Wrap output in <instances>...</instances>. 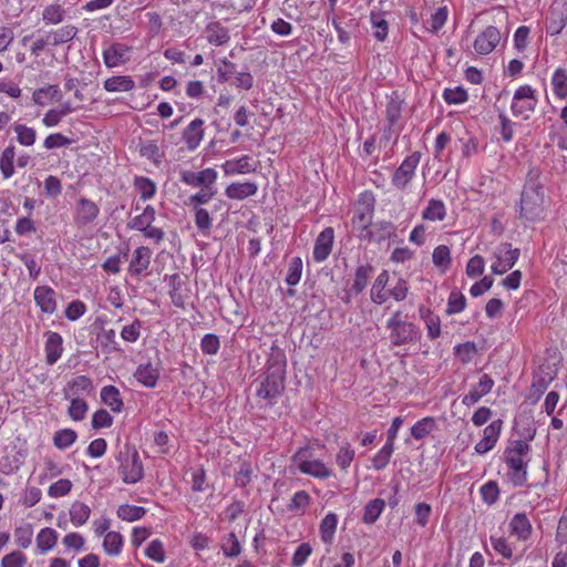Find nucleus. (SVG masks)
<instances>
[{"mask_svg":"<svg viewBox=\"0 0 567 567\" xmlns=\"http://www.w3.org/2000/svg\"><path fill=\"white\" fill-rule=\"evenodd\" d=\"M254 476V470L248 461H241L239 463V468L235 473V485L237 487H246L251 481Z\"/></svg>","mask_w":567,"mask_h":567,"instance_id":"51","label":"nucleus"},{"mask_svg":"<svg viewBox=\"0 0 567 567\" xmlns=\"http://www.w3.org/2000/svg\"><path fill=\"white\" fill-rule=\"evenodd\" d=\"M544 213L543 186L537 178L530 177L522 192L519 216L526 221H536L544 217Z\"/></svg>","mask_w":567,"mask_h":567,"instance_id":"3","label":"nucleus"},{"mask_svg":"<svg viewBox=\"0 0 567 567\" xmlns=\"http://www.w3.org/2000/svg\"><path fill=\"white\" fill-rule=\"evenodd\" d=\"M286 359L282 354L271 357L267 362L266 378L257 390V396L274 405L285 389Z\"/></svg>","mask_w":567,"mask_h":567,"instance_id":"2","label":"nucleus"},{"mask_svg":"<svg viewBox=\"0 0 567 567\" xmlns=\"http://www.w3.org/2000/svg\"><path fill=\"white\" fill-rule=\"evenodd\" d=\"M509 529L518 539L526 540L532 535L533 527L526 514L517 513L509 522Z\"/></svg>","mask_w":567,"mask_h":567,"instance_id":"26","label":"nucleus"},{"mask_svg":"<svg viewBox=\"0 0 567 567\" xmlns=\"http://www.w3.org/2000/svg\"><path fill=\"white\" fill-rule=\"evenodd\" d=\"M70 400L69 416L74 421H82L89 409L87 403L79 398H71Z\"/></svg>","mask_w":567,"mask_h":567,"instance_id":"60","label":"nucleus"},{"mask_svg":"<svg viewBox=\"0 0 567 567\" xmlns=\"http://www.w3.org/2000/svg\"><path fill=\"white\" fill-rule=\"evenodd\" d=\"M293 462L302 474L315 478L326 480L332 474L331 470L322 461L312 457L309 449H299L293 455Z\"/></svg>","mask_w":567,"mask_h":567,"instance_id":"7","label":"nucleus"},{"mask_svg":"<svg viewBox=\"0 0 567 567\" xmlns=\"http://www.w3.org/2000/svg\"><path fill=\"white\" fill-rule=\"evenodd\" d=\"M567 24V16L561 11L550 10L545 20L546 32L550 35H557Z\"/></svg>","mask_w":567,"mask_h":567,"instance_id":"32","label":"nucleus"},{"mask_svg":"<svg viewBox=\"0 0 567 567\" xmlns=\"http://www.w3.org/2000/svg\"><path fill=\"white\" fill-rule=\"evenodd\" d=\"M27 564V557L20 550H14L6 556L1 560V567H24Z\"/></svg>","mask_w":567,"mask_h":567,"instance_id":"64","label":"nucleus"},{"mask_svg":"<svg viewBox=\"0 0 567 567\" xmlns=\"http://www.w3.org/2000/svg\"><path fill=\"white\" fill-rule=\"evenodd\" d=\"M368 200L359 207L353 215L352 225L360 234H367L372 226V217L374 212V198L372 195H364Z\"/></svg>","mask_w":567,"mask_h":567,"instance_id":"13","label":"nucleus"},{"mask_svg":"<svg viewBox=\"0 0 567 567\" xmlns=\"http://www.w3.org/2000/svg\"><path fill=\"white\" fill-rule=\"evenodd\" d=\"M433 264L436 267L446 269L451 265V251L445 245L437 246L432 255Z\"/></svg>","mask_w":567,"mask_h":567,"instance_id":"63","label":"nucleus"},{"mask_svg":"<svg viewBox=\"0 0 567 567\" xmlns=\"http://www.w3.org/2000/svg\"><path fill=\"white\" fill-rule=\"evenodd\" d=\"M501 37V32L496 27H487L474 41V49L476 53L482 55L491 53L499 43Z\"/></svg>","mask_w":567,"mask_h":567,"instance_id":"12","label":"nucleus"},{"mask_svg":"<svg viewBox=\"0 0 567 567\" xmlns=\"http://www.w3.org/2000/svg\"><path fill=\"white\" fill-rule=\"evenodd\" d=\"M92 390V380L86 375H79L68 383L64 389V398L69 400L83 393L90 394Z\"/></svg>","mask_w":567,"mask_h":567,"instance_id":"25","label":"nucleus"},{"mask_svg":"<svg viewBox=\"0 0 567 567\" xmlns=\"http://www.w3.org/2000/svg\"><path fill=\"white\" fill-rule=\"evenodd\" d=\"M100 208L97 205L86 198H80L78 202L75 223L79 226L91 224L99 215Z\"/></svg>","mask_w":567,"mask_h":567,"instance_id":"19","label":"nucleus"},{"mask_svg":"<svg viewBox=\"0 0 567 567\" xmlns=\"http://www.w3.org/2000/svg\"><path fill=\"white\" fill-rule=\"evenodd\" d=\"M146 514V509L142 506L130 504L120 505L117 508V516L126 522H135Z\"/></svg>","mask_w":567,"mask_h":567,"instance_id":"49","label":"nucleus"},{"mask_svg":"<svg viewBox=\"0 0 567 567\" xmlns=\"http://www.w3.org/2000/svg\"><path fill=\"white\" fill-rule=\"evenodd\" d=\"M338 524V517L333 513H329L320 523V537L323 543L330 544L333 539Z\"/></svg>","mask_w":567,"mask_h":567,"instance_id":"39","label":"nucleus"},{"mask_svg":"<svg viewBox=\"0 0 567 567\" xmlns=\"http://www.w3.org/2000/svg\"><path fill=\"white\" fill-rule=\"evenodd\" d=\"M421 317L425 321L427 329V337L432 340L436 339L441 334V321L440 318L433 315L429 309L420 308Z\"/></svg>","mask_w":567,"mask_h":567,"instance_id":"44","label":"nucleus"},{"mask_svg":"<svg viewBox=\"0 0 567 567\" xmlns=\"http://www.w3.org/2000/svg\"><path fill=\"white\" fill-rule=\"evenodd\" d=\"M16 148L13 145L7 146L0 156V171L3 178H10L14 174Z\"/></svg>","mask_w":567,"mask_h":567,"instance_id":"40","label":"nucleus"},{"mask_svg":"<svg viewBox=\"0 0 567 567\" xmlns=\"http://www.w3.org/2000/svg\"><path fill=\"white\" fill-rule=\"evenodd\" d=\"M58 533L50 527L42 528L37 535V549L40 554L51 550L58 542Z\"/></svg>","mask_w":567,"mask_h":567,"instance_id":"31","label":"nucleus"},{"mask_svg":"<svg viewBox=\"0 0 567 567\" xmlns=\"http://www.w3.org/2000/svg\"><path fill=\"white\" fill-rule=\"evenodd\" d=\"M302 274V260L300 257H293L289 262V268L286 277V282L288 286H296L300 279Z\"/></svg>","mask_w":567,"mask_h":567,"instance_id":"59","label":"nucleus"},{"mask_svg":"<svg viewBox=\"0 0 567 567\" xmlns=\"http://www.w3.org/2000/svg\"><path fill=\"white\" fill-rule=\"evenodd\" d=\"M386 329L390 330V341L394 347H400L415 342L420 338L419 328L405 320H402L401 311H396L386 322Z\"/></svg>","mask_w":567,"mask_h":567,"instance_id":"6","label":"nucleus"},{"mask_svg":"<svg viewBox=\"0 0 567 567\" xmlns=\"http://www.w3.org/2000/svg\"><path fill=\"white\" fill-rule=\"evenodd\" d=\"M519 255L520 250L518 248H512L509 243H502L493 252L495 261L491 266L492 272L495 275L505 274L514 267Z\"/></svg>","mask_w":567,"mask_h":567,"instance_id":"10","label":"nucleus"},{"mask_svg":"<svg viewBox=\"0 0 567 567\" xmlns=\"http://www.w3.org/2000/svg\"><path fill=\"white\" fill-rule=\"evenodd\" d=\"M207 33L208 42L215 45H224L230 40L228 29L218 22L208 24Z\"/></svg>","mask_w":567,"mask_h":567,"instance_id":"37","label":"nucleus"},{"mask_svg":"<svg viewBox=\"0 0 567 567\" xmlns=\"http://www.w3.org/2000/svg\"><path fill=\"white\" fill-rule=\"evenodd\" d=\"M371 23L374 29L373 35L378 41L383 42L388 37L389 25L385 19L379 13H371Z\"/></svg>","mask_w":567,"mask_h":567,"instance_id":"58","label":"nucleus"},{"mask_svg":"<svg viewBox=\"0 0 567 567\" xmlns=\"http://www.w3.org/2000/svg\"><path fill=\"white\" fill-rule=\"evenodd\" d=\"M502 420H496L484 429L483 439L475 445L477 454H485L495 446L502 431Z\"/></svg>","mask_w":567,"mask_h":567,"instance_id":"15","label":"nucleus"},{"mask_svg":"<svg viewBox=\"0 0 567 567\" xmlns=\"http://www.w3.org/2000/svg\"><path fill=\"white\" fill-rule=\"evenodd\" d=\"M435 426L436 422L434 417H423L411 427V435L415 440H423L434 431Z\"/></svg>","mask_w":567,"mask_h":567,"instance_id":"41","label":"nucleus"},{"mask_svg":"<svg viewBox=\"0 0 567 567\" xmlns=\"http://www.w3.org/2000/svg\"><path fill=\"white\" fill-rule=\"evenodd\" d=\"M221 167L226 175L248 174L256 171V166L247 155H244L238 159L226 161Z\"/></svg>","mask_w":567,"mask_h":567,"instance_id":"27","label":"nucleus"},{"mask_svg":"<svg viewBox=\"0 0 567 567\" xmlns=\"http://www.w3.org/2000/svg\"><path fill=\"white\" fill-rule=\"evenodd\" d=\"M537 102L535 90L529 85H522L514 93L511 109L515 116L528 120L535 111Z\"/></svg>","mask_w":567,"mask_h":567,"instance_id":"8","label":"nucleus"},{"mask_svg":"<svg viewBox=\"0 0 567 567\" xmlns=\"http://www.w3.org/2000/svg\"><path fill=\"white\" fill-rule=\"evenodd\" d=\"M333 240H334L333 228L326 227L318 235V237L315 241V247H313V252H312V257H313L315 261L322 262L329 257V255L332 250Z\"/></svg>","mask_w":567,"mask_h":567,"instance_id":"14","label":"nucleus"},{"mask_svg":"<svg viewBox=\"0 0 567 567\" xmlns=\"http://www.w3.org/2000/svg\"><path fill=\"white\" fill-rule=\"evenodd\" d=\"M394 451L392 443L385 442L382 449L372 458V466L377 471H381L388 466Z\"/></svg>","mask_w":567,"mask_h":567,"instance_id":"50","label":"nucleus"},{"mask_svg":"<svg viewBox=\"0 0 567 567\" xmlns=\"http://www.w3.org/2000/svg\"><path fill=\"white\" fill-rule=\"evenodd\" d=\"M134 187L140 193L141 199L143 200L151 199L155 196L156 184L148 177H135Z\"/></svg>","mask_w":567,"mask_h":567,"instance_id":"48","label":"nucleus"},{"mask_svg":"<svg viewBox=\"0 0 567 567\" xmlns=\"http://www.w3.org/2000/svg\"><path fill=\"white\" fill-rule=\"evenodd\" d=\"M384 507L385 502L382 498H374L370 501L364 507L362 520L365 524H374L380 517Z\"/></svg>","mask_w":567,"mask_h":567,"instance_id":"42","label":"nucleus"},{"mask_svg":"<svg viewBox=\"0 0 567 567\" xmlns=\"http://www.w3.org/2000/svg\"><path fill=\"white\" fill-rule=\"evenodd\" d=\"M258 185L255 182L231 183L225 189V195L230 199L244 200L256 195Z\"/></svg>","mask_w":567,"mask_h":567,"instance_id":"23","label":"nucleus"},{"mask_svg":"<svg viewBox=\"0 0 567 567\" xmlns=\"http://www.w3.org/2000/svg\"><path fill=\"white\" fill-rule=\"evenodd\" d=\"M494 386V380L488 374H483L478 381V383L471 389V391L463 396L462 403L464 405L471 406L480 401V399L487 393Z\"/></svg>","mask_w":567,"mask_h":567,"instance_id":"16","label":"nucleus"},{"mask_svg":"<svg viewBox=\"0 0 567 567\" xmlns=\"http://www.w3.org/2000/svg\"><path fill=\"white\" fill-rule=\"evenodd\" d=\"M45 361L48 364H54L62 355L63 352V340L62 337L54 331H48L45 333Z\"/></svg>","mask_w":567,"mask_h":567,"instance_id":"22","label":"nucleus"},{"mask_svg":"<svg viewBox=\"0 0 567 567\" xmlns=\"http://www.w3.org/2000/svg\"><path fill=\"white\" fill-rule=\"evenodd\" d=\"M181 182L192 187L209 188L216 187L218 174L215 168H205L200 172L182 171Z\"/></svg>","mask_w":567,"mask_h":567,"instance_id":"11","label":"nucleus"},{"mask_svg":"<svg viewBox=\"0 0 567 567\" xmlns=\"http://www.w3.org/2000/svg\"><path fill=\"white\" fill-rule=\"evenodd\" d=\"M134 377L146 388H155L159 379V370L152 363L140 364Z\"/></svg>","mask_w":567,"mask_h":567,"instance_id":"28","label":"nucleus"},{"mask_svg":"<svg viewBox=\"0 0 567 567\" xmlns=\"http://www.w3.org/2000/svg\"><path fill=\"white\" fill-rule=\"evenodd\" d=\"M34 300L42 312L52 315L56 310L55 292L49 286H39L34 289Z\"/></svg>","mask_w":567,"mask_h":567,"instance_id":"21","label":"nucleus"},{"mask_svg":"<svg viewBox=\"0 0 567 567\" xmlns=\"http://www.w3.org/2000/svg\"><path fill=\"white\" fill-rule=\"evenodd\" d=\"M445 205L440 199H430L426 208L422 212V218L431 221H441L445 218Z\"/></svg>","mask_w":567,"mask_h":567,"instance_id":"36","label":"nucleus"},{"mask_svg":"<svg viewBox=\"0 0 567 567\" xmlns=\"http://www.w3.org/2000/svg\"><path fill=\"white\" fill-rule=\"evenodd\" d=\"M137 151L142 157L147 158L155 165H159L164 157V153L159 150L158 145L153 141L140 142Z\"/></svg>","mask_w":567,"mask_h":567,"instance_id":"35","label":"nucleus"},{"mask_svg":"<svg viewBox=\"0 0 567 567\" xmlns=\"http://www.w3.org/2000/svg\"><path fill=\"white\" fill-rule=\"evenodd\" d=\"M421 153L413 152L404 158L400 166L394 171L391 183L394 188L404 190L415 176V171L420 164Z\"/></svg>","mask_w":567,"mask_h":567,"instance_id":"9","label":"nucleus"},{"mask_svg":"<svg viewBox=\"0 0 567 567\" xmlns=\"http://www.w3.org/2000/svg\"><path fill=\"white\" fill-rule=\"evenodd\" d=\"M17 134V142L22 146H32L37 141V132L34 128L24 124L14 123L12 126Z\"/></svg>","mask_w":567,"mask_h":567,"instance_id":"46","label":"nucleus"},{"mask_svg":"<svg viewBox=\"0 0 567 567\" xmlns=\"http://www.w3.org/2000/svg\"><path fill=\"white\" fill-rule=\"evenodd\" d=\"M466 299L460 291H452L447 300V315H454L462 312L465 309Z\"/></svg>","mask_w":567,"mask_h":567,"instance_id":"61","label":"nucleus"},{"mask_svg":"<svg viewBox=\"0 0 567 567\" xmlns=\"http://www.w3.org/2000/svg\"><path fill=\"white\" fill-rule=\"evenodd\" d=\"M204 121L195 118L183 131V141L185 142L188 151H195L204 137L203 130Z\"/></svg>","mask_w":567,"mask_h":567,"instance_id":"17","label":"nucleus"},{"mask_svg":"<svg viewBox=\"0 0 567 567\" xmlns=\"http://www.w3.org/2000/svg\"><path fill=\"white\" fill-rule=\"evenodd\" d=\"M101 400L115 413L121 412L123 409V401L121 399L120 391L114 385H106L102 388Z\"/></svg>","mask_w":567,"mask_h":567,"instance_id":"33","label":"nucleus"},{"mask_svg":"<svg viewBox=\"0 0 567 567\" xmlns=\"http://www.w3.org/2000/svg\"><path fill=\"white\" fill-rule=\"evenodd\" d=\"M49 97L50 101L60 102L62 99V92L59 85H47L40 89H37L32 94V100L37 105H45V101L43 97Z\"/></svg>","mask_w":567,"mask_h":567,"instance_id":"34","label":"nucleus"},{"mask_svg":"<svg viewBox=\"0 0 567 567\" xmlns=\"http://www.w3.org/2000/svg\"><path fill=\"white\" fill-rule=\"evenodd\" d=\"M134 87V81L126 75L112 76L104 82V89L109 92H127Z\"/></svg>","mask_w":567,"mask_h":567,"instance_id":"38","label":"nucleus"},{"mask_svg":"<svg viewBox=\"0 0 567 567\" xmlns=\"http://www.w3.org/2000/svg\"><path fill=\"white\" fill-rule=\"evenodd\" d=\"M156 212L155 208L152 205H147L142 214L133 217L128 224L127 227L134 230L143 231L148 228L150 225H152L155 220Z\"/></svg>","mask_w":567,"mask_h":567,"instance_id":"30","label":"nucleus"},{"mask_svg":"<svg viewBox=\"0 0 567 567\" xmlns=\"http://www.w3.org/2000/svg\"><path fill=\"white\" fill-rule=\"evenodd\" d=\"M371 271L372 267L369 265L358 267L354 275V281L350 291H353L357 295L361 293L368 285Z\"/></svg>","mask_w":567,"mask_h":567,"instance_id":"52","label":"nucleus"},{"mask_svg":"<svg viewBox=\"0 0 567 567\" xmlns=\"http://www.w3.org/2000/svg\"><path fill=\"white\" fill-rule=\"evenodd\" d=\"M142 321L135 319L131 324L124 326L121 331V338L126 342H136L141 337Z\"/></svg>","mask_w":567,"mask_h":567,"instance_id":"62","label":"nucleus"},{"mask_svg":"<svg viewBox=\"0 0 567 567\" xmlns=\"http://www.w3.org/2000/svg\"><path fill=\"white\" fill-rule=\"evenodd\" d=\"M355 455V451L351 447L349 443H346L340 446L337 455H336V463L342 471H347L349 466L351 465L353 458Z\"/></svg>","mask_w":567,"mask_h":567,"instance_id":"56","label":"nucleus"},{"mask_svg":"<svg viewBox=\"0 0 567 567\" xmlns=\"http://www.w3.org/2000/svg\"><path fill=\"white\" fill-rule=\"evenodd\" d=\"M76 437L78 435L75 431L64 429L55 432L53 443L58 449L65 450L75 442Z\"/></svg>","mask_w":567,"mask_h":567,"instance_id":"57","label":"nucleus"},{"mask_svg":"<svg viewBox=\"0 0 567 567\" xmlns=\"http://www.w3.org/2000/svg\"><path fill=\"white\" fill-rule=\"evenodd\" d=\"M123 547V536L117 532H109L104 536L103 548L110 556H116Z\"/></svg>","mask_w":567,"mask_h":567,"instance_id":"47","label":"nucleus"},{"mask_svg":"<svg viewBox=\"0 0 567 567\" xmlns=\"http://www.w3.org/2000/svg\"><path fill=\"white\" fill-rule=\"evenodd\" d=\"M529 451L530 446L522 440L514 441L504 451V461L507 465L506 476L514 486H524L527 482Z\"/></svg>","mask_w":567,"mask_h":567,"instance_id":"1","label":"nucleus"},{"mask_svg":"<svg viewBox=\"0 0 567 567\" xmlns=\"http://www.w3.org/2000/svg\"><path fill=\"white\" fill-rule=\"evenodd\" d=\"M130 48L122 43H114L103 52L104 63L107 68H116L128 61Z\"/></svg>","mask_w":567,"mask_h":567,"instance_id":"20","label":"nucleus"},{"mask_svg":"<svg viewBox=\"0 0 567 567\" xmlns=\"http://www.w3.org/2000/svg\"><path fill=\"white\" fill-rule=\"evenodd\" d=\"M78 28L74 25H64L47 33L50 45L56 47L73 40L78 34Z\"/></svg>","mask_w":567,"mask_h":567,"instance_id":"29","label":"nucleus"},{"mask_svg":"<svg viewBox=\"0 0 567 567\" xmlns=\"http://www.w3.org/2000/svg\"><path fill=\"white\" fill-rule=\"evenodd\" d=\"M90 514L91 508L82 502H74L70 508V518L74 526L84 525L90 518Z\"/></svg>","mask_w":567,"mask_h":567,"instance_id":"45","label":"nucleus"},{"mask_svg":"<svg viewBox=\"0 0 567 567\" xmlns=\"http://www.w3.org/2000/svg\"><path fill=\"white\" fill-rule=\"evenodd\" d=\"M115 458L120 463L118 472L124 483L135 484L143 478L144 467L134 446L124 444L118 449Z\"/></svg>","mask_w":567,"mask_h":567,"instance_id":"5","label":"nucleus"},{"mask_svg":"<svg viewBox=\"0 0 567 567\" xmlns=\"http://www.w3.org/2000/svg\"><path fill=\"white\" fill-rule=\"evenodd\" d=\"M216 194L217 187L200 188L199 192L190 195L185 202L186 206L194 213L196 228L203 235H208L213 226L209 212L203 206L208 204Z\"/></svg>","mask_w":567,"mask_h":567,"instance_id":"4","label":"nucleus"},{"mask_svg":"<svg viewBox=\"0 0 567 567\" xmlns=\"http://www.w3.org/2000/svg\"><path fill=\"white\" fill-rule=\"evenodd\" d=\"M221 550L227 557H237L241 553V546L237 535L231 532L227 534L221 544Z\"/></svg>","mask_w":567,"mask_h":567,"instance_id":"54","label":"nucleus"},{"mask_svg":"<svg viewBox=\"0 0 567 567\" xmlns=\"http://www.w3.org/2000/svg\"><path fill=\"white\" fill-rule=\"evenodd\" d=\"M65 10L62 6L54 3L43 9L42 19L48 24H58L64 20Z\"/></svg>","mask_w":567,"mask_h":567,"instance_id":"53","label":"nucleus"},{"mask_svg":"<svg viewBox=\"0 0 567 567\" xmlns=\"http://www.w3.org/2000/svg\"><path fill=\"white\" fill-rule=\"evenodd\" d=\"M551 85L554 94L559 99L567 97V70L558 68L555 70L551 78Z\"/></svg>","mask_w":567,"mask_h":567,"instance_id":"43","label":"nucleus"},{"mask_svg":"<svg viewBox=\"0 0 567 567\" xmlns=\"http://www.w3.org/2000/svg\"><path fill=\"white\" fill-rule=\"evenodd\" d=\"M151 249L145 246L137 247L134 250L133 258L130 264V272L133 276H140L144 270H146L151 262Z\"/></svg>","mask_w":567,"mask_h":567,"instance_id":"24","label":"nucleus"},{"mask_svg":"<svg viewBox=\"0 0 567 567\" xmlns=\"http://www.w3.org/2000/svg\"><path fill=\"white\" fill-rule=\"evenodd\" d=\"M395 233V227L391 221H378L372 224L367 234H359V237L362 239H369L377 243H381L385 239H389Z\"/></svg>","mask_w":567,"mask_h":567,"instance_id":"18","label":"nucleus"},{"mask_svg":"<svg viewBox=\"0 0 567 567\" xmlns=\"http://www.w3.org/2000/svg\"><path fill=\"white\" fill-rule=\"evenodd\" d=\"M14 542L16 544L25 549L28 548L32 543L33 537V528L31 524H24L22 526H19L14 529Z\"/></svg>","mask_w":567,"mask_h":567,"instance_id":"55","label":"nucleus"}]
</instances>
